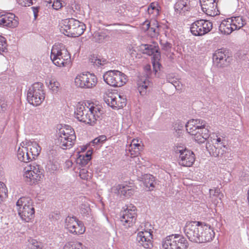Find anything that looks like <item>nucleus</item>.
<instances>
[{
	"label": "nucleus",
	"mask_w": 249,
	"mask_h": 249,
	"mask_svg": "<svg viewBox=\"0 0 249 249\" xmlns=\"http://www.w3.org/2000/svg\"><path fill=\"white\" fill-rule=\"evenodd\" d=\"M206 122L200 119H192L185 125L188 133L198 143H203L209 138V131L206 128Z\"/></svg>",
	"instance_id": "f257e3e1"
},
{
	"label": "nucleus",
	"mask_w": 249,
	"mask_h": 249,
	"mask_svg": "<svg viewBox=\"0 0 249 249\" xmlns=\"http://www.w3.org/2000/svg\"><path fill=\"white\" fill-rule=\"evenodd\" d=\"M101 108L98 107L86 106V105H79L77 106L75 111V117L80 122L94 125L102 114Z\"/></svg>",
	"instance_id": "f03ea898"
},
{
	"label": "nucleus",
	"mask_w": 249,
	"mask_h": 249,
	"mask_svg": "<svg viewBox=\"0 0 249 249\" xmlns=\"http://www.w3.org/2000/svg\"><path fill=\"white\" fill-rule=\"evenodd\" d=\"M85 28V25L83 22L71 18L62 21L60 30L68 36L77 37L84 33Z\"/></svg>",
	"instance_id": "7ed1b4c3"
},
{
	"label": "nucleus",
	"mask_w": 249,
	"mask_h": 249,
	"mask_svg": "<svg viewBox=\"0 0 249 249\" xmlns=\"http://www.w3.org/2000/svg\"><path fill=\"white\" fill-rule=\"evenodd\" d=\"M30 197H20L17 202L16 205L18 215L25 222H29L35 216V209Z\"/></svg>",
	"instance_id": "20e7f679"
},
{
	"label": "nucleus",
	"mask_w": 249,
	"mask_h": 249,
	"mask_svg": "<svg viewBox=\"0 0 249 249\" xmlns=\"http://www.w3.org/2000/svg\"><path fill=\"white\" fill-rule=\"evenodd\" d=\"M63 45L55 44L52 49L51 59L58 67H66L71 64V55L66 50L62 49Z\"/></svg>",
	"instance_id": "39448f33"
},
{
	"label": "nucleus",
	"mask_w": 249,
	"mask_h": 249,
	"mask_svg": "<svg viewBox=\"0 0 249 249\" xmlns=\"http://www.w3.org/2000/svg\"><path fill=\"white\" fill-rule=\"evenodd\" d=\"M162 246L164 249H187L188 243L182 235L175 234L163 239Z\"/></svg>",
	"instance_id": "423d86ee"
},
{
	"label": "nucleus",
	"mask_w": 249,
	"mask_h": 249,
	"mask_svg": "<svg viewBox=\"0 0 249 249\" xmlns=\"http://www.w3.org/2000/svg\"><path fill=\"white\" fill-rule=\"evenodd\" d=\"M27 98L31 104L35 106L40 105L45 99L43 84L36 82L33 84L28 91Z\"/></svg>",
	"instance_id": "0eeeda50"
},
{
	"label": "nucleus",
	"mask_w": 249,
	"mask_h": 249,
	"mask_svg": "<svg viewBox=\"0 0 249 249\" xmlns=\"http://www.w3.org/2000/svg\"><path fill=\"white\" fill-rule=\"evenodd\" d=\"M174 150L178 157V162L182 166L191 167L195 161L194 153L185 147L181 145H177Z\"/></svg>",
	"instance_id": "6e6552de"
},
{
	"label": "nucleus",
	"mask_w": 249,
	"mask_h": 249,
	"mask_svg": "<svg viewBox=\"0 0 249 249\" xmlns=\"http://www.w3.org/2000/svg\"><path fill=\"white\" fill-rule=\"evenodd\" d=\"M23 178L25 181L32 185L39 181L43 176L41 169L37 164H30L24 168Z\"/></svg>",
	"instance_id": "1a4fd4ad"
},
{
	"label": "nucleus",
	"mask_w": 249,
	"mask_h": 249,
	"mask_svg": "<svg viewBox=\"0 0 249 249\" xmlns=\"http://www.w3.org/2000/svg\"><path fill=\"white\" fill-rule=\"evenodd\" d=\"M137 218L136 208L134 206H129L124 211L121 216L122 229L125 231L133 229Z\"/></svg>",
	"instance_id": "9d476101"
},
{
	"label": "nucleus",
	"mask_w": 249,
	"mask_h": 249,
	"mask_svg": "<svg viewBox=\"0 0 249 249\" xmlns=\"http://www.w3.org/2000/svg\"><path fill=\"white\" fill-rule=\"evenodd\" d=\"M126 75L119 71H109L103 75L104 81L109 85L120 87L125 84Z\"/></svg>",
	"instance_id": "9b49d317"
},
{
	"label": "nucleus",
	"mask_w": 249,
	"mask_h": 249,
	"mask_svg": "<svg viewBox=\"0 0 249 249\" xmlns=\"http://www.w3.org/2000/svg\"><path fill=\"white\" fill-rule=\"evenodd\" d=\"M77 87L85 89H92L97 83L96 76L89 72L78 74L74 79Z\"/></svg>",
	"instance_id": "f8f14e48"
},
{
	"label": "nucleus",
	"mask_w": 249,
	"mask_h": 249,
	"mask_svg": "<svg viewBox=\"0 0 249 249\" xmlns=\"http://www.w3.org/2000/svg\"><path fill=\"white\" fill-rule=\"evenodd\" d=\"M201 223L197 221L187 222L184 227V232L188 239L194 243H199V232L201 230Z\"/></svg>",
	"instance_id": "ddd939ff"
},
{
	"label": "nucleus",
	"mask_w": 249,
	"mask_h": 249,
	"mask_svg": "<svg viewBox=\"0 0 249 249\" xmlns=\"http://www.w3.org/2000/svg\"><path fill=\"white\" fill-rule=\"evenodd\" d=\"M212 28V22L209 20L200 19L191 24L190 31L195 36H202L210 32Z\"/></svg>",
	"instance_id": "4468645a"
},
{
	"label": "nucleus",
	"mask_w": 249,
	"mask_h": 249,
	"mask_svg": "<svg viewBox=\"0 0 249 249\" xmlns=\"http://www.w3.org/2000/svg\"><path fill=\"white\" fill-rule=\"evenodd\" d=\"M65 227L70 232L75 235L82 234L85 231L83 223L75 216L66 217Z\"/></svg>",
	"instance_id": "2eb2a0df"
},
{
	"label": "nucleus",
	"mask_w": 249,
	"mask_h": 249,
	"mask_svg": "<svg viewBox=\"0 0 249 249\" xmlns=\"http://www.w3.org/2000/svg\"><path fill=\"white\" fill-rule=\"evenodd\" d=\"M105 102L113 108L123 107L126 104V100L117 92H109L104 97Z\"/></svg>",
	"instance_id": "dca6fc26"
},
{
	"label": "nucleus",
	"mask_w": 249,
	"mask_h": 249,
	"mask_svg": "<svg viewBox=\"0 0 249 249\" xmlns=\"http://www.w3.org/2000/svg\"><path fill=\"white\" fill-rule=\"evenodd\" d=\"M226 50L218 49L213 54V63L218 67H223L228 65L231 59L227 54Z\"/></svg>",
	"instance_id": "f3484780"
},
{
	"label": "nucleus",
	"mask_w": 249,
	"mask_h": 249,
	"mask_svg": "<svg viewBox=\"0 0 249 249\" xmlns=\"http://www.w3.org/2000/svg\"><path fill=\"white\" fill-rule=\"evenodd\" d=\"M216 0H200L202 10L207 15L213 17L219 14L217 9Z\"/></svg>",
	"instance_id": "a211bd4d"
},
{
	"label": "nucleus",
	"mask_w": 249,
	"mask_h": 249,
	"mask_svg": "<svg viewBox=\"0 0 249 249\" xmlns=\"http://www.w3.org/2000/svg\"><path fill=\"white\" fill-rule=\"evenodd\" d=\"M152 239V233L150 231H144L138 233L136 240L144 248L150 249L153 247Z\"/></svg>",
	"instance_id": "6ab92c4d"
},
{
	"label": "nucleus",
	"mask_w": 249,
	"mask_h": 249,
	"mask_svg": "<svg viewBox=\"0 0 249 249\" xmlns=\"http://www.w3.org/2000/svg\"><path fill=\"white\" fill-rule=\"evenodd\" d=\"M18 24V18L14 14L8 13L0 16V26L15 28Z\"/></svg>",
	"instance_id": "aec40b11"
},
{
	"label": "nucleus",
	"mask_w": 249,
	"mask_h": 249,
	"mask_svg": "<svg viewBox=\"0 0 249 249\" xmlns=\"http://www.w3.org/2000/svg\"><path fill=\"white\" fill-rule=\"evenodd\" d=\"M201 230L199 232V243H205L210 242L214 237V232L211 227L208 225L201 224Z\"/></svg>",
	"instance_id": "412c9836"
},
{
	"label": "nucleus",
	"mask_w": 249,
	"mask_h": 249,
	"mask_svg": "<svg viewBox=\"0 0 249 249\" xmlns=\"http://www.w3.org/2000/svg\"><path fill=\"white\" fill-rule=\"evenodd\" d=\"M206 147L210 154L213 157H221L225 153L227 147L221 143H217V145L212 144L208 140L206 143Z\"/></svg>",
	"instance_id": "4be33fe9"
},
{
	"label": "nucleus",
	"mask_w": 249,
	"mask_h": 249,
	"mask_svg": "<svg viewBox=\"0 0 249 249\" xmlns=\"http://www.w3.org/2000/svg\"><path fill=\"white\" fill-rule=\"evenodd\" d=\"M112 191L114 193L125 197L131 196L134 193V190L131 186L123 184H118L113 186L112 188Z\"/></svg>",
	"instance_id": "5701e85b"
},
{
	"label": "nucleus",
	"mask_w": 249,
	"mask_h": 249,
	"mask_svg": "<svg viewBox=\"0 0 249 249\" xmlns=\"http://www.w3.org/2000/svg\"><path fill=\"white\" fill-rule=\"evenodd\" d=\"M56 136L67 137L71 140L70 142L75 141L76 136L74 130L70 126L65 125L59 129Z\"/></svg>",
	"instance_id": "b1692460"
},
{
	"label": "nucleus",
	"mask_w": 249,
	"mask_h": 249,
	"mask_svg": "<svg viewBox=\"0 0 249 249\" xmlns=\"http://www.w3.org/2000/svg\"><path fill=\"white\" fill-rule=\"evenodd\" d=\"M30 154L28 148L22 146L19 147L17 155L19 160L24 162H28L31 160V156Z\"/></svg>",
	"instance_id": "393cba45"
},
{
	"label": "nucleus",
	"mask_w": 249,
	"mask_h": 249,
	"mask_svg": "<svg viewBox=\"0 0 249 249\" xmlns=\"http://www.w3.org/2000/svg\"><path fill=\"white\" fill-rule=\"evenodd\" d=\"M175 11L178 14L183 15L190 9L187 0H179L174 5Z\"/></svg>",
	"instance_id": "a878e982"
},
{
	"label": "nucleus",
	"mask_w": 249,
	"mask_h": 249,
	"mask_svg": "<svg viewBox=\"0 0 249 249\" xmlns=\"http://www.w3.org/2000/svg\"><path fill=\"white\" fill-rule=\"evenodd\" d=\"M144 53L147 54L148 55H153V59L156 60H160V53L159 51V47L158 46H153L152 45H144Z\"/></svg>",
	"instance_id": "bb28decb"
},
{
	"label": "nucleus",
	"mask_w": 249,
	"mask_h": 249,
	"mask_svg": "<svg viewBox=\"0 0 249 249\" xmlns=\"http://www.w3.org/2000/svg\"><path fill=\"white\" fill-rule=\"evenodd\" d=\"M231 21H230V19L227 18L226 20H224L221 23L219 27V30L220 32L224 34L229 35L232 31L235 30L233 29Z\"/></svg>",
	"instance_id": "cd10ccee"
},
{
	"label": "nucleus",
	"mask_w": 249,
	"mask_h": 249,
	"mask_svg": "<svg viewBox=\"0 0 249 249\" xmlns=\"http://www.w3.org/2000/svg\"><path fill=\"white\" fill-rule=\"evenodd\" d=\"M55 140L56 143L63 149H69L73 145L75 141L70 142L71 140L67 139V137H63L60 136H56Z\"/></svg>",
	"instance_id": "c85d7f7f"
},
{
	"label": "nucleus",
	"mask_w": 249,
	"mask_h": 249,
	"mask_svg": "<svg viewBox=\"0 0 249 249\" xmlns=\"http://www.w3.org/2000/svg\"><path fill=\"white\" fill-rule=\"evenodd\" d=\"M149 80L145 77H142L138 81V89L141 95H143L146 93V90L150 85Z\"/></svg>",
	"instance_id": "c756f323"
},
{
	"label": "nucleus",
	"mask_w": 249,
	"mask_h": 249,
	"mask_svg": "<svg viewBox=\"0 0 249 249\" xmlns=\"http://www.w3.org/2000/svg\"><path fill=\"white\" fill-rule=\"evenodd\" d=\"M27 148L31 156V160L37 157L41 150V148L39 145L36 142L28 143Z\"/></svg>",
	"instance_id": "7c9ffc66"
},
{
	"label": "nucleus",
	"mask_w": 249,
	"mask_h": 249,
	"mask_svg": "<svg viewBox=\"0 0 249 249\" xmlns=\"http://www.w3.org/2000/svg\"><path fill=\"white\" fill-rule=\"evenodd\" d=\"M144 185L148 189V191H152L155 186L156 182L155 181L154 177L150 174L144 175L142 178Z\"/></svg>",
	"instance_id": "2f4dec72"
},
{
	"label": "nucleus",
	"mask_w": 249,
	"mask_h": 249,
	"mask_svg": "<svg viewBox=\"0 0 249 249\" xmlns=\"http://www.w3.org/2000/svg\"><path fill=\"white\" fill-rule=\"evenodd\" d=\"M89 62L94 66L98 67H102L108 63L105 58H99L97 56L92 55L89 58Z\"/></svg>",
	"instance_id": "473e14b6"
},
{
	"label": "nucleus",
	"mask_w": 249,
	"mask_h": 249,
	"mask_svg": "<svg viewBox=\"0 0 249 249\" xmlns=\"http://www.w3.org/2000/svg\"><path fill=\"white\" fill-rule=\"evenodd\" d=\"M229 18L230 19V21H231V22L233 27H234L233 29L235 30H238L240 29L245 24H246L245 21L243 20L242 18L240 16L231 17V18Z\"/></svg>",
	"instance_id": "72a5a7b5"
},
{
	"label": "nucleus",
	"mask_w": 249,
	"mask_h": 249,
	"mask_svg": "<svg viewBox=\"0 0 249 249\" xmlns=\"http://www.w3.org/2000/svg\"><path fill=\"white\" fill-rule=\"evenodd\" d=\"M159 4L156 2L151 3L147 9L148 14L153 15V16H158L159 14Z\"/></svg>",
	"instance_id": "f704fd0d"
},
{
	"label": "nucleus",
	"mask_w": 249,
	"mask_h": 249,
	"mask_svg": "<svg viewBox=\"0 0 249 249\" xmlns=\"http://www.w3.org/2000/svg\"><path fill=\"white\" fill-rule=\"evenodd\" d=\"M90 159V154H87L85 156H83L80 155L77 159V162L82 166H84L88 164Z\"/></svg>",
	"instance_id": "c9c22d12"
},
{
	"label": "nucleus",
	"mask_w": 249,
	"mask_h": 249,
	"mask_svg": "<svg viewBox=\"0 0 249 249\" xmlns=\"http://www.w3.org/2000/svg\"><path fill=\"white\" fill-rule=\"evenodd\" d=\"M80 213L84 216H88L91 212L90 208L88 204H82L80 208Z\"/></svg>",
	"instance_id": "e433bc0d"
},
{
	"label": "nucleus",
	"mask_w": 249,
	"mask_h": 249,
	"mask_svg": "<svg viewBox=\"0 0 249 249\" xmlns=\"http://www.w3.org/2000/svg\"><path fill=\"white\" fill-rule=\"evenodd\" d=\"M60 84L55 79L50 80L48 87L53 92H57L59 89Z\"/></svg>",
	"instance_id": "4c0bfd02"
},
{
	"label": "nucleus",
	"mask_w": 249,
	"mask_h": 249,
	"mask_svg": "<svg viewBox=\"0 0 249 249\" xmlns=\"http://www.w3.org/2000/svg\"><path fill=\"white\" fill-rule=\"evenodd\" d=\"M7 189L5 185L2 182H0V204L3 201L4 198L7 196Z\"/></svg>",
	"instance_id": "58836bf2"
},
{
	"label": "nucleus",
	"mask_w": 249,
	"mask_h": 249,
	"mask_svg": "<svg viewBox=\"0 0 249 249\" xmlns=\"http://www.w3.org/2000/svg\"><path fill=\"white\" fill-rule=\"evenodd\" d=\"M82 245L79 242H68L64 246L63 249H78V248H81Z\"/></svg>",
	"instance_id": "ea45409f"
},
{
	"label": "nucleus",
	"mask_w": 249,
	"mask_h": 249,
	"mask_svg": "<svg viewBox=\"0 0 249 249\" xmlns=\"http://www.w3.org/2000/svg\"><path fill=\"white\" fill-rule=\"evenodd\" d=\"M29 244L28 247L29 249H41L42 246L40 243L36 240L31 239L29 240Z\"/></svg>",
	"instance_id": "a19ab883"
},
{
	"label": "nucleus",
	"mask_w": 249,
	"mask_h": 249,
	"mask_svg": "<svg viewBox=\"0 0 249 249\" xmlns=\"http://www.w3.org/2000/svg\"><path fill=\"white\" fill-rule=\"evenodd\" d=\"M79 176L82 179L88 180L91 178V173L88 172L86 168L80 170Z\"/></svg>",
	"instance_id": "79ce46f5"
},
{
	"label": "nucleus",
	"mask_w": 249,
	"mask_h": 249,
	"mask_svg": "<svg viewBox=\"0 0 249 249\" xmlns=\"http://www.w3.org/2000/svg\"><path fill=\"white\" fill-rule=\"evenodd\" d=\"M210 197L213 198V197H219V199H221V197L223 196V194H220V189L218 188L214 189H210Z\"/></svg>",
	"instance_id": "37998d69"
},
{
	"label": "nucleus",
	"mask_w": 249,
	"mask_h": 249,
	"mask_svg": "<svg viewBox=\"0 0 249 249\" xmlns=\"http://www.w3.org/2000/svg\"><path fill=\"white\" fill-rule=\"evenodd\" d=\"M158 26L157 23H154L153 24H151L150 28H149L147 31L149 33H150V35L152 36H156V35L158 34Z\"/></svg>",
	"instance_id": "c03bdc74"
},
{
	"label": "nucleus",
	"mask_w": 249,
	"mask_h": 249,
	"mask_svg": "<svg viewBox=\"0 0 249 249\" xmlns=\"http://www.w3.org/2000/svg\"><path fill=\"white\" fill-rule=\"evenodd\" d=\"M142 149H140L138 147L136 148H132L129 147L128 150L130 153L131 157H135L138 156L140 154V152Z\"/></svg>",
	"instance_id": "a18cd8bd"
},
{
	"label": "nucleus",
	"mask_w": 249,
	"mask_h": 249,
	"mask_svg": "<svg viewBox=\"0 0 249 249\" xmlns=\"http://www.w3.org/2000/svg\"><path fill=\"white\" fill-rule=\"evenodd\" d=\"M160 45L161 46V49L162 50L165 51L166 52H169L170 51L171 49L172 48V44L168 42H160Z\"/></svg>",
	"instance_id": "49530a36"
},
{
	"label": "nucleus",
	"mask_w": 249,
	"mask_h": 249,
	"mask_svg": "<svg viewBox=\"0 0 249 249\" xmlns=\"http://www.w3.org/2000/svg\"><path fill=\"white\" fill-rule=\"evenodd\" d=\"M6 42L5 38L0 36V53L3 52L6 49Z\"/></svg>",
	"instance_id": "de8ad7c7"
},
{
	"label": "nucleus",
	"mask_w": 249,
	"mask_h": 249,
	"mask_svg": "<svg viewBox=\"0 0 249 249\" xmlns=\"http://www.w3.org/2000/svg\"><path fill=\"white\" fill-rule=\"evenodd\" d=\"M62 1L60 0H53L52 7L54 9L57 10L60 9L63 6Z\"/></svg>",
	"instance_id": "09e8293b"
},
{
	"label": "nucleus",
	"mask_w": 249,
	"mask_h": 249,
	"mask_svg": "<svg viewBox=\"0 0 249 249\" xmlns=\"http://www.w3.org/2000/svg\"><path fill=\"white\" fill-rule=\"evenodd\" d=\"M106 140V137L104 135H102L99 137L94 139L92 141V142L93 144H98L104 142Z\"/></svg>",
	"instance_id": "8fccbe9b"
},
{
	"label": "nucleus",
	"mask_w": 249,
	"mask_h": 249,
	"mask_svg": "<svg viewBox=\"0 0 249 249\" xmlns=\"http://www.w3.org/2000/svg\"><path fill=\"white\" fill-rule=\"evenodd\" d=\"M19 4L23 6H29L33 4V0H17Z\"/></svg>",
	"instance_id": "3c124183"
},
{
	"label": "nucleus",
	"mask_w": 249,
	"mask_h": 249,
	"mask_svg": "<svg viewBox=\"0 0 249 249\" xmlns=\"http://www.w3.org/2000/svg\"><path fill=\"white\" fill-rule=\"evenodd\" d=\"M139 140L137 139H133L130 144L129 145L130 147L136 148L138 147L140 149H142V146L139 143H138Z\"/></svg>",
	"instance_id": "603ef678"
},
{
	"label": "nucleus",
	"mask_w": 249,
	"mask_h": 249,
	"mask_svg": "<svg viewBox=\"0 0 249 249\" xmlns=\"http://www.w3.org/2000/svg\"><path fill=\"white\" fill-rule=\"evenodd\" d=\"M153 59L154 60L152 61L153 69H154L155 71L157 72L160 69V64L159 62L160 60H156L155 59Z\"/></svg>",
	"instance_id": "864d4df0"
},
{
	"label": "nucleus",
	"mask_w": 249,
	"mask_h": 249,
	"mask_svg": "<svg viewBox=\"0 0 249 249\" xmlns=\"http://www.w3.org/2000/svg\"><path fill=\"white\" fill-rule=\"evenodd\" d=\"M0 106L2 111L6 110L8 106L6 102L3 100H0Z\"/></svg>",
	"instance_id": "5fc2aeb1"
},
{
	"label": "nucleus",
	"mask_w": 249,
	"mask_h": 249,
	"mask_svg": "<svg viewBox=\"0 0 249 249\" xmlns=\"http://www.w3.org/2000/svg\"><path fill=\"white\" fill-rule=\"evenodd\" d=\"M151 24V22H149L148 21H145L142 24V29L145 31H147L149 28H150Z\"/></svg>",
	"instance_id": "6e6d98bb"
},
{
	"label": "nucleus",
	"mask_w": 249,
	"mask_h": 249,
	"mask_svg": "<svg viewBox=\"0 0 249 249\" xmlns=\"http://www.w3.org/2000/svg\"><path fill=\"white\" fill-rule=\"evenodd\" d=\"M167 81L169 83H170L173 84L174 85V86L175 87H176L177 86L175 85V84L178 83V82L176 81V79H175L174 78H172V77H171V76L170 75H169L167 77Z\"/></svg>",
	"instance_id": "4d7b16f0"
},
{
	"label": "nucleus",
	"mask_w": 249,
	"mask_h": 249,
	"mask_svg": "<svg viewBox=\"0 0 249 249\" xmlns=\"http://www.w3.org/2000/svg\"><path fill=\"white\" fill-rule=\"evenodd\" d=\"M32 9L33 10L35 19H36V18L37 17V13L38 12L39 7H32Z\"/></svg>",
	"instance_id": "13d9d810"
},
{
	"label": "nucleus",
	"mask_w": 249,
	"mask_h": 249,
	"mask_svg": "<svg viewBox=\"0 0 249 249\" xmlns=\"http://www.w3.org/2000/svg\"><path fill=\"white\" fill-rule=\"evenodd\" d=\"M217 143H221V144H223L222 142H221V139L220 138H218L216 139H213V141H212L211 143H212V144L213 145L214 144V145H217Z\"/></svg>",
	"instance_id": "bf43d9fd"
},
{
	"label": "nucleus",
	"mask_w": 249,
	"mask_h": 249,
	"mask_svg": "<svg viewBox=\"0 0 249 249\" xmlns=\"http://www.w3.org/2000/svg\"><path fill=\"white\" fill-rule=\"evenodd\" d=\"M134 159H133V160L135 162V163L137 164H142V161L141 160V159H140V158L138 157V156H137V157H133Z\"/></svg>",
	"instance_id": "052dcab7"
},
{
	"label": "nucleus",
	"mask_w": 249,
	"mask_h": 249,
	"mask_svg": "<svg viewBox=\"0 0 249 249\" xmlns=\"http://www.w3.org/2000/svg\"><path fill=\"white\" fill-rule=\"evenodd\" d=\"M151 69V66L150 65H146L145 67H144V70L146 71H150Z\"/></svg>",
	"instance_id": "680f3d73"
},
{
	"label": "nucleus",
	"mask_w": 249,
	"mask_h": 249,
	"mask_svg": "<svg viewBox=\"0 0 249 249\" xmlns=\"http://www.w3.org/2000/svg\"><path fill=\"white\" fill-rule=\"evenodd\" d=\"M52 168L51 169L52 171H55L57 169V167L55 165L52 164L51 165Z\"/></svg>",
	"instance_id": "e2e57ef3"
},
{
	"label": "nucleus",
	"mask_w": 249,
	"mask_h": 249,
	"mask_svg": "<svg viewBox=\"0 0 249 249\" xmlns=\"http://www.w3.org/2000/svg\"><path fill=\"white\" fill-rule=\"evenodd\" d=\"M132 229H129L128 230H129V231L130 232V233H128V234H132L133 232H134V231H132ZM127 230H126L125 231H126Z\"/></svg>",
	"instance_id": "0e129e2a"
},
{
	"label": "nucleus",
	"mask_w": 249,
	"mask_h": 249,
	"mask_svg": "<svg viewBox=\"0 0 249 249\" xmlns=\"http://www.w3.org/2000/svg\"><path fill=\"white\" fill-rule=\"evenodd\" d=\"M98 36H101L102 37L101 39H104V37H105L104 35H99V34H98Z\"/></svg>",
	"instance_id": "69168bd1"
},
{
	"label": "nucleus",
	"mask_w": 249,
	"mask_h": 249,
	"mask_svg": "<svg viewBox=\"0 0 249 249\" xmlns=\"http://www.w3.org/2000/svg\"><path fill=\"white\" fill-rule=\"evenodd\" d=\"M247 200L249 201V190L247 192Z\"/></svg>",
	"instance_id": "338daca9"
},
{
	"label": "nucleus",
	"mask_w": 249,
	"mask_h": 249,
	"mask_svg": "<svg viewBox=\"0 0 249 249\" xmlns=\"http://www.w3.org/2000/svg\"><path fill=\"white\" fill-rule=\"evenodd\" d=\"M121 25V24H120V23H114V24H110V25Z\"/></svg>",
	"instance_id": "774afa93"
}]
</instances>
